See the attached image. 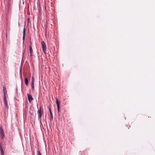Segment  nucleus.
<instances>
[{
  "label": "nucleus",
  "mask_w": 155,
  "mask_h": 155,
  "mask_svg": "<svg viewBox=\"0 0 155 155\" xmlns=\"http://www.w3.org/2000/svg\"><path fill=\"white\" fill-rule=\"evenodd\" d=\"M41 107H40V109L38 111V118L41 120V119L42 113L43 112V110H41Z\"/></svg>",
  "instance_id": "f257e3e1"
},
{
  "label": "nucleus",
  "mask_w": 155,
  "mask_h": 155,
  "mask_svg": "<svg viewBox=\"0 0 155 155\" xmlns=\"http://www.w3.org/2000/svg\"><path fill=\"white\" fill-rule=\"evenodd\" d=\"M41 46L42 48L43 52L46 54V45L45 42L44 41H42L41 43Z\"/></svg>",
  "instance_id": "f03ea898"
},
{
  "label": "nucleus",
  "mask_w": 155,
  "mask_h": 155,
  "mask_svg": "<svg viewBox=\"0 0 155 155\" xmlns=\"http://www.w3.org/2000/svg\"><path fill=\"white\" fill-rule=\"evenodd\" d=\"M27 95L29 101V102L30 103L33 100V98L32 97V96L30 94H27Z\"/></svg>",
  "instance_id": "7ed1b4c3"
},
{
  "label": "nucleus",
  "mask_w": 155,
  "mask_h": 155,
  "mask_svg": "<svg viewBox=\"0 0 155 155\" xmlns=\"http://www.w3.org/2000/svg\"><path fill=\"white\" fill-rule=\"evenodd\" d=\"M49 112L50 113V115H51L50 119L51 120H53V116L52 114V112L51 111V108L50 107H49Z\"/></svg>",
  "instance_id": "20e7f679"
},
{
  "label": "nucleus",
  "mask_w": 155,
  "mask_h": 155,
  "mask_svg": "<svg viewBox=\"0 0 155 155\" xmlns=\"http://www.w3.org/2000/svg\"><path fill=\"white\" fill-rule=\"evenodd\" d=\"M11 2L10 1L7 2L6 4V6L8 9H10L11 7Z\"/></svg>",
  "instance_id": "39448f33"
},
{
  "label": "nucleus",
  "mask_w": 155,
  "mask_h": 155,
  "mask_svg": "<svg viewBox=\"0 0 155 155\" xmlns=\"http://www.w3.org/2000/svg\"><path fill=\"white\" fill-rule=\"evenodd\" d=\"M0 133L1 136L3 137V136H4V133L3 129L1 127H0Z\"/></svg>",
  "instance_id": "423d86ee"
},
{
  "label": "nucleus",
  "mask_w": 155,
  "mask_h": 155,
  "mask_svg": "<svg viewBox=\"0 0 155 155\" xmlns=\"http://www.w3.org/2000/svg\"><path fill=\"white\" fill-rule=\"evenodd\" d=\"M3 90L4 94V96L5 95V94L6 93L7 91L6 90V88L5 87H3Z\"/></svg>",
  "instance_id": "0eeeda50"
},
{
  "label": "nucleus",
  "mask_w": 155,
  "mask_h": 155,
  "mask_svg": "<svg viewBox=\"0 0 155 155\" xmlns=\"http://www.w3.org/2000/svg\"><path fill=\"white\" fill-rule=\"evenodd\" d=\"M56 103L57 104V106L60 105V102L58 100L57 98H56Z\"/></svg>",
  "instance_id": "6e6552de"
},
{
  "label": "nucleus",
  "mask_w": 155,
  "mask_h": 155,
  "mask_svg": "<svg viewBox=\"0 0 155 155\" xmlns=\"http://www.w3.org/2000/svg\"><path fill=\"white\" fill-rule=\"evenodd\" d=\"M25 28H24L23 30V40H25Z\"/></svg>",
  "instance_id": "1a4fd4ad"
},
{
  "label": "nucleus",
  "mask_w": 155,
  "mask_h": 155,
  "mask_svg": "<svg viewBox=\"0 0 155 155\" xmlns=\"http://www.w3.org/2000/svg\"><path fill=\"white\" fill-rule=\"evenodd\" d=\"M4 104L7 103L5 95L4 96Z\"/></svg>",
  "instance_id": "9d476101"
},
{
  "label": "nucleus",
  "mask_w": 155,
  "mask_h": 155,
  "mask_svg": "<svg viewBox=\"0 0 155 155\" xmlns=\"http://www.w3.org/2000/svg\"><path fill=\"white\" fill-rule=\"evenodd\" d=\"M25 84L26 85H28V79L27 78H25Z\"/></svg>",
  "instance_id": "9b49d317"
},
{
  "label": "nucleus",
  "mask_w": 155,
  "mask_h": 155,
  "mask_svg": "<svg viewBox=\"0 0 155 155\" xmlns=\"http://www.w3.org/2000/svg\"><path fill=\"white\" fill-rule=\"evenodd\" d=\"M29 50H30V52L31 53V56L32 52H33V50H32V48L31 46H29Z\"/></svg>",
  "instance_id": "f8f14e48"
},
{
  "label": "nucleus",
  "mask_w": 155,
  "mask_h": 155,
  "mask_svg": "<svg viewBox=\"0 0 155 155\" xmlns=\"http://www.w3.org/2000/svg\"><path fill=\"white\" fill-rule=\"evenodd\" d=\"M37 155H41V153L40 152V151L39 150H38L37 151Z\"/></svg>",
  "instance_id": "ddd939ff"
},
{
  "label": "nucleus",
  "mask_w": 155,
  "mask_h": 155,
  "mask_svg": "<svg viewBox=\"0 0 155 155\" xmlns=\"http://www.w3.org/2000/svg\"><path fill=\"white\" fill-rule=\"evenodd\" d=\"M57 110H58V112H60V105L57 106Z\"/></svg>",
  "instance_id": "4468645a"
},
{
  "label": "nucleus",
  "mask_w": 155,
  "mask_h": 155,
  "mask_svg": "<svg viewBox=\"0 0 155 155\" xmlns=\"http://www.w3.org/2000/svg\"><path fill=\"white\" fill-rule=\"evenodd\" d=\"M1 151L2 155H4V152L3 150H2V149H1Z\"/></svg>",
  "instance_id": "2eb2a0df"
},
{
  "label": "nucleus",
  "mask_w": 155,
  "mask_h": 155,
  "mask_svg": "<svg viewBox=\"0 0 155 155\" xmlns=\"http://www.w3.org/2000/svg\"><path fill=\"white\" fill-rule=\"evenodd\" d=\"M34 78L33 76L32 77V80H31V82H34Z\"/></svg>",
  "instance_id": "dca6fc26"
},
{
  "label": "nucleus",
  "mask_w": 155,
  "mask_h": 155,
  "mask_svg": "<svg viewBox=\"0 0 155 155\" xmlns=\"http://www.w3.org/2000/svg\"><path fill=\"white\" fill-rule=\"evenodd\" d=\"M5 104V107H6L7 108H8V104H7V103H6V104Z\"/></svg>",
  "instance_id": "f3484780"
},
{
  "label": "nucleus",
  "mask_w": 155,
  "mask_h": 155,
  "mask_svg": "<svg viewBox=\"0 0 155 155\" xmlns=\"http://www.w3.org/2000/svg\"><path fill=\"white\" fill-rule=\"evenodd\" d=\"M0 150H1V149H2V150H3L2 147V146L1 144L0 143Z\"/></svg>",
  "instance_id": "a211bd4d"
},
{
  "label": "nucleus",
  "mask_w": 155,
  "mask_h": 155,
  "mask_svg": "<svg viewBox=\"0 0 155 155\" xmlns=\"http://www.w3.org/2000/svg\"><path fill=\"white\" fill-rule=\"evenodd\" d=\"M31 86H34V82H31Z\"/></svg>",
  "instance_id": "6ab92c4d"
},
{
  "label": "nucleus",
  "mask_w": 155,
  "mask_h": 155,
  "mask_svg": "<svg viewBox=\"0 0 155 155\" xmlns=\"http://www.w3.org/2000/svg\"><path fill=\"white\" fill-rule=\"evenodd\" d=\"M31 86V87H32V89H34V86Z\"/></svg>",
  "instance_id": "aec40b11"
}]
</instances>
